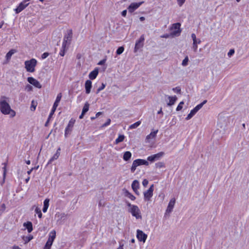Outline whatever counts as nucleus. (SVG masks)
<instances>
[{"instance_id":"1","label":"nucleus","mask_w":249,"mask_h":249,"mask_svg":"<svg viewBox=\"0 0 249 249\" xmlns=\"http://www.w3.org/2000/svg\"><path fill=\"white\" fill-rule=\"evenodd\" d=\"M0 111L3 114L9 115L12 118L15 117L16 114L15 111L11 108L7 98L5 97L0 99Z\"/></svg>"},{"instance_id":"2","label":"nucleus","mask_w":249,"mask_h":249,"mask_svg":"<svg viewBox=\"0 0 249 249\" xmlns=\"http://www.w3.org/2000/svg\"><path fill=\"white\" fill-rule=\"evenodd\" d=\"M180 27L181 24L179 22L175 23L172 24V25L169 28V30L170 31V35L166 34L162 36V37L167 38L169 37L170 36H171L172 37L179 36L181 32V29L180 28Z\"/></svg>"},{"instance_id":"3","label":"nucleus","mask_w":249,"mask_h":249,"mask_svg":"<svg viewBox=\"0 0 249 249\" xmlns=\"http://www.w3.org/2000/svg\"><path fill=\"white\" fill-rule=\"evenodd\" d=\"M71 31H69L68 36H65L64 38L63 41L62 45V48L60 51L59 54L61 56H64L65 54V51L67 50V45L69 44L71 38Z\"/></svg>"},{"instance_id":"4","label":"nucleus","mask_w":249,"mask_h":249,"mask_svg":"<svg viewBox=\"0 0 249 249\" xmlns=\"http://www.w3.org/2000/svg\"><path fill=\"white\" fill-rule=\"evenodd\" d=\"M127 205L128 207V212L131 213L132 216L137 219L142 218L140 210L137 206L132 205L130 203H127Z\"/></svg>"},{"instance_id":"5","label":"nucleus","mask_w":249,"mask_h":249,"mask_svg":"<svg viewBox=\"0 0 249 249\" xmlns=\"http://www.w3.org/2000/svg\"><path fill=\"white\" fill-rule=\"evenodd\" d=\"M36 64V60L35 58H32L30 60L25 61V68L27 71L33 72L35 71V67Z\"/></svg>"},{"instance_id":"6","label":"nucleus","mask_w":249,"mask_h":249,"mask_svg":"<svg viewBox=\"0 0 249 249\" xmlns=\"http://www.w3.org/2000/svg\"><path fill=\"white\" fill-rule=\"evenodd\" d=\"M56 237V231L53 230L50 232L48 239L45 245L44 249H50L54 240Z\"/></svg>"},{"instance_id":"7","label":"nucleus","mask_w":249,"mask_h":249,"mask_svg":"<svg viewBox=\"0 0 249 249\" xmlns=\"http://www.w3.org/2000/svg\"><path fill=\"white\" fill-rule=\"evenodd\" d=\"M29 4V2H27L25 0H24L18 4L17 7L14 9V11L16 14H18L25 9Z\"/></svg>"},{"instance_id":"8","label":"nucleus","mask_w":249,"mask_h":249,"mask_svg":"<svg viewBox=\"0 0 249 249\" xmlns=\"http://www.w3.org/2000/svg\"><path fill=\"white\" fill-rule=\"evenodd\" d=\"M144 40V36H142L139 39L136 41L135 48H134V52L136 53L140 49L142 48L143 45V42Z\"/></svg>"},{"instance_id":"9","label":"nucleus","mask_w":249,"mask_h":249,"mask_svg":"<svg viewBox=\"0 0 249 249\" xmlns=\"http://www.w3.org/2000/svg\"><path fill=\"white\" fill-rule=\"evenodd\" d=\"M28 82L36 88L41 89L42 86L38 81L32 77H29L27 78Z\"/></svg>"},{"instance_id":"10","label":"nucleus","mask_w":249,"mask_h":249,"mask_svg":"<svg viewBox=\"0 0 249 249\" xmlns=\"http://www.w3.org/2000/svg\"><path fill=\"white\" fill-rule=\"evenodd\" d=\"M156 139V130L152 129L150 134L148 135L145 139L146 143H151L155 141Z\"/></svg>"},{"instance_id":"11","label":"nucleus","mask_w":249,"mask_h":249,"mask_svg":"<svg viewBox=\"0 0 249 249\" xmlns=\"http://www.w3.org/2000/svg\"><path fill=\"white\" fill-rule=\"evenodd\" d=\"M75 120L73 119H71L65 129V136L66 137L67 135L72 130V128L73 126V125L75 123Z\"/></svg>"},{"instance_id":"12","label":"nucleus","mask_w":249,"mask_h":249,"mask_svg":"<svg viewBox=\"0 0 249 249\" xmlns=\"http://www.w3.org/2000/svg\"><path fill=\"white\" fill-rule=\"evenodd\" d=\"M137 237L140 241L145 242L147 235L142 231L138 230L137 231Z\"/></svg>"},{"instance_id":"13","label":"nucleus","mask_w":249,"mask_h":249,"mask_svg":"<svg viewBox=\"0 0 249 249\" xmlns=\"http://www.w3.org/2000/svg\"><path fill=\"white\" fill-rule=\"evenodd\" d=\"M176 202L175 198H172L168 204L167 208L165 214H169L173 210Z\"/></svg>"},{"instance_id":"14","label":"nucleus","mask_w":249,"mask_h":249,"mask_svg":"<svg viewBox=\"0 0 249 249\" xmlns=\"http://www.w3.org/2000/svg\"><path fill=\"white\" fill-rule=\"evenodd\" d=\"M154 185H152L151 187L146 192L144 193V198L149 200L153 195Z\"/></svg>"},{"instance_id":"15","label":"nucleus","mask_w":249,"mask_h":249,"mask_svg":"<svg viewBox=\"0 0 249 249\" xmlns=\"http://www.w3.org/2000/svg\"><path fill=\"white\" fill-rule=\"evenodd\" d=\"M142 3V2L138 3H132L128 7V9L129 12H133L136 9H137Z\"/></svg>"},{"instance_id":"16","label":"nucleus","mask_w":249,"mask_h":249,"mask_svg":"<svg viewBox=\"0 0 249 249\" xmlns=\"http://www.w3.org/2000/svg\"><path fill=\"white\" fill-rule=\"evenodd\" d=\"M99 73V69L96 68L93 71H91L89 74V77L90 80L95 79Z\"/></svg>"},{"instance_id":"17","label":"nucleus","mask_w":249,"mask_h":249,"mask_svg":"<svg viewBox=\"0 0 249 249\" xmlns=\"http://www.w3.org/2000/svg\"><path fill=\"white\" fill-rule=\"evenodd\" d=\"M85 87L86 93L89 94L90 92V89L92 87V82L90 80H87L85 82Z\"/></svg>"},{"instance_id":"18","label":"nucleus","mask_w":249,"mask_h":249,"mask_svg":"<svg viewBox=\"0 0 249 249\" xmlns=\"http://www.w3.org/2000/svg\"><path fill=\"white\" fill-rule=\"evenodd\" d=\"M60 148H58L56 153L48 161V164L51 163L54 160H57L60 156Z\"/></svg>"},{"instance_id":"19","label":"nucleus","mask_w":249,"mask_h":249,"mask_svg":"<svg viewBox=\"0 0 249 249\" xmlns=\"http://www.w3.org/2000/svg\"><path fill=\"white\" fill-rule=\"evenodd\" d=\"M23 226L26 228L29 233H30L33 231L32 223L30 221L24 223Z\"/></svg>"},{"instance_id":"20","label":"nucleus","mask_w":249,"mask_h":249,"mask_svg":"<svg viewBox=\"0 0 249 249\" xmlns=\"http://www.w3.org/2000/svg\"><path fill=\"white\" fill-rule=\"evenodd\" d=\"M50 199L49 198H46L43 202V208L42 211L43 213H46L49 206Z\"/></svg>"},{"instance_id":"21","label":"nucleus","mask_w":249,"mask_h":249,"mask_svg":"<svg viewBox=\"0 0 249 249\" xmlns=\"http://www.w3.org/2000/svg\"><path fill=\"white\" fill-rule=\"evenodd\" d=\"M168 98L169 99V102L167 103V105L168 106H169L173 105L177 100V97L175 95L174 96H169Z\"/></svg>"},{"instance_id":"22","label":"nucleus","mask_w":249,"mask_h":249,"mask_svg":"<svg viewBox=\"0 0 249 249\" xmlns=\"http://www.w3.org/2000/svg\"><path fill=\"white\" fill-rule=\"evenodd\" d=\"M125 137L124 135L119 134L118 138L115 140L114 143L115 144H117L120 142H123Z\"/></svg>"},{"instance_id":"23","label":"nucleus","mask_w":249,"mask_h":249,"mask_svg":"<svg viewBox=\"0 0 249 249\" xmlns=\"http://www.w3.org/2000/svg\"><path fill=\"white\" fill-rule=\"evenodd\" d=\"M132 156V154L129 151H126L124 153L123 155V160L125 161L129 160Z\"/></svg>"},{"instance_id":"24","label":"nucleus","mask_w":249,"mask_h":249,"mask_svg":"<svg viewBox=\"0 0 249 249\" xmlns=\"http://www.w3.org/2000/svg\"><path fill=\"white\" fill-rule=\"evenodd\" d=\"M131 186L134 191H136V190H138L139 188V181L137 180H134L132 183Z\"/></svg>"},{"instance_id":"25","label":"nucleus","mask_w":249,"mask_h":249,"mask_svg":"<svg viewBox=\"0 0 249 249\" xmlns=\"http://www.w3.org/2000/svg\"><path fill=\"white\" fill-rule=\"evenodd\" d=\"M138 166H140L138 163V161L137 160V159L134 160L132 165V166L131 167V171L132 173H134L137 167Z\"/></svg>"},{"instance_id":"26","label":"nucleus","mask_w":249,"mask_h":249,"mask_svg":"<svg viewBox=\"0 0 249 249\" xmlns=\"http://www.w3.org/2000/svg\"><path fill=\"white\" fill-rule=\"evenodd\" d=\"M16 52L14 50H11L9 52H8L6 54L5 57L7 61H9L12 55Z\"/></svg>"},{"instance_id":"27","label":"nucleus","mask_w":249,"mask_h":249,"mask_svg":"<svg viewBox=\"0 0 249 249\" xmlns=\"http://www.w3.org/2000/svg\"><path fill=\"white\" fill-rule=\"evenodd\" d=\"M55 216L58 218V219L57 220V221H58L60 219H64L66 217V214L65 213H56Z\"/></svg>"},{"instance_id":"28","label":"nucleus","mask_w":249,"mask_h":249,"mask_svg":"<svg viewBox=\"0 0 249 249\" xmlns=\"http://www.w3.org/2000/svg\"><path fill=\"white\" fill-rule=\"evenodd\" d=\"M207 102L206 100L204 101L202 103L197 105L195 108L193 109L196 111V112H197L203 106L204 104H205Z\"/></svg>"},{"instance_id":"29","label":"nucleus","mask_w":249,"mask_h":249,"mask_svg":"<svg viewBox=\"0 0 249 249\" xmlns=\"http://www.w3.org/2000/svg\"><path fill=\"white\" fill-rule=\"evenodd\" d=\"M196 113V111L193 109L191 110L189 114H188L187 116L186 117V120H188L190 119Z\"/></svg>"},{"instance_id":"30","label":"nucleus","mask_w":249,"mask_h":249,"mask_svg":"<svg viewBox=\"0 0 249 249\" xmlns=\"http://www.w3.org/2000/svg\"><path fill=\"white\" fill-rule=\"evenodd\" d=\"M141 124V121H138L129 126L130 129H135L138 127Z\"/></svg>"},{"instance_id":"31","label":"nucleus","mask_w":249,"mask_h":249,"mask_svg":"<svg viewBox=\"0 0 249 249\" xmlns=\"http://www.w3.org/2000/svg\"><path fill=\"white\" fill-rule=\"evenodd\" d=\"M89 103H86L85 104L82 111L83 112V114H85L89 110Z\"/></svg>"},{"instance_id":"32","label":"nucleus","mask_w":249,"mask_h":249,"mask_svg":"<svg viewBox=\"0 0 249 249\" xmlns=\"http://www.w3.org/2000/svg\"><path fill=\"white\" fill-rule=\"evenodd\" d=\"M137 160L138 161L139 165H148V161H147L146 160H142V159H137Z\"/></svg>"},{"instance_id":"33","label":"nucleus","mask_w":249,"mask_h":249,"mask_svg":"<svg viewBox=\"0 0 249 249\" xmlns=\"http://www.w3.org/2000/svg\"><path fill=\"white\" fill-rule=\"evenodd\" d=\"M33 238V236L31 235L28 236L23 237V238L25 244L30 242Z\"/></svg>"},{"instance_id":"34","label":"nucleus","mask_w":249,"mask_h":249,"mask_svg":"<svg viewBox=\"0 0 249 249\" xmlns=\"http://www.w3.org/2000/svg\"><path fill=\"white\" fill-rule=\"evenodd\" d=\"M124 47L123 46L120 47L118 48V49L116 51V53L118 55H120L122 54L123 52L124 51Z\"/></svg>"},{"instance_id":"35","label":"nucleus","mask_w":249,"mask_h":249,"mask_svg":"<svg viewBox=\"0 0 249 249\" xmlns=\"http://www.w3.org/2000/svg\"><path fill=\"white\" fill-rule=\"evenodd\" d=\"M36 213L38 215V216L39 218H41L42 216V214L41 213V210L38 207H36L35 209Z\"/></svg>"},{"instance_id":"36","label":"nucleus","mask_w":249,"mask_h":249,"mask_svg":"<svg viewBox=\"0 0 249 249\" xmlns=\"http://www.w3.org/2000/svg\"><path fill=\"white\" fill-rule=\"evenodd\" d=\"M54 112L55 111H53V110H51V112H50V113L49 114V117L48 118V120H47V122L45 123V126H47L48 124L49 123L50 119H51V118L52 117L53 115Z\"/></svg>"},{"instance_id":"37","label":"nucleus","mask_w":249,"mask_h":249,"mask_svg":"<svg viewBox=\"0 0 249 249\" xmlns=\"http://www.w3.org/2000/svg\"><path fill=\"white\" fill-rule=\"evenodd\" d=\"M156 159V154L149 156L147 158V160L150 161V162H153Z\"/></svg>"},{"instance_id":"38","label":"nucleus","mask_w":249,"mask_h":249,"mask_svg":"<svg viewBox=\"0 0 249 249\" xmlns=\"http://www.w3.org/2000/svg\"><path fill=\"white\" fill-rule=\"evenodd\" d=\"M183 105H184L183 101L180 102L179 103V104L178 105V106H177V107L176 108V110L177 111H179V110H181L182 107H183Z\"/></svg>"},{"instance_id":"39","label":"nucleus","mask_w":249,"mask_h":249,"mask_svg":"<svg viewBox=\"0 0 249 249\" xmlns=\"http://www.w3.org/2000/svg\"><path fill=\"white\" fill-rule=\"evenodd\" d=\"M126 196L132 200H134L135 199V197L128 192H126Z\"/></svg>"},{"instance_id":"40","label":"nucleus","mask_w":249,"mask_h":249,"mask_svg":"<svg viewBox=\"0 0 249 249\" xmlns=\"http://www.w3.org/2000/svg\"><path fill=\"white\" fill-rule=\"evenodd\" d=\"M189 61V59L188 56L185 57V58L183 60L182 62V65L183 66H186L188 64V62Z\"/></svg>"},{"instance_id":"41","label":"nucleus","mask_w":249,"mask_h":249,"mask_svg":"<svg viewBox=\"0 0 249 249\" xmlns=\"http://www.w3.org/2000/svg\"><path fill=\"white\" fill-rule=\"evenodd\" d=\"M105 87L106 84L103 83L102 86L97 89L96 93H98L100 91L103 90Z\"/></svg>"},{"instance_id":"42","label":"nucleus","mask_w":249,"mask_h":249,"mask_svg":"<svg viewBox=\"0 0 249 249\" xmlns=\"http://www.w3.org/2000/svg\"><path fill=\"white\" fill-rule=\"evenodd\" d=\"M61 98H62V94H61V93H59V94H57L55 101L56 102L59 103L61 100Z\"/></svg>"},{"instance_id":"43","label":"nucleus","mask_w":249,"mask_h":249,"mask_svg":"<svg viewBox=\"0 0 249 249\" xmlns=\"http://www.w3.org/2000/svg\"><path fill=\"white\" fill-rule=\"evenodd\" d=\"M25 89L27 91H31L32 90L33 88L30 85L28 84L25 86Z\"/></svg>"},{"instance_id":"44","label":"nucleus","mask_w":249,"mask_h":249,"mask_svg":"<svg viewBox=\"0 0 249 249\" xmlns=\"http://www.w3.org/2000/svg\"><path fill=\"white\" fill-rule=\"evenodd\" d=\"M59 104L58 102H54L52 110L55 111Z\"/></svg>"},{"instance_id":"45","label":"nucleus","mask_w":249,"mask_h":249,"mask_svg":"<svg viewBox=\"0 0 249 249\" xmlns=\"http://www.w3.org/2000/svg\"><path fill=\"white\" fill-rule=\"evenodd\" d=\"M4 166L2 168V169H3V177H4V178H5L6 171H7V170H6V163H4Z\"/></svg>"},{"instance_id":"46","label":"nucleus","mask_w":249,"mask_h":249,"mask_svg":"<svg viewBox=\"0 0 249 249\" xmlns=\"http://www.w3.org/2000/svg\"><path fill=\"white\" fill-rule=\"evenodd\" d=\"M173 90L176 93H179L181 91V89L179 87H176L173 89Z\"/></svg>"},{"instance_id":"47","label":"nucleus","mask_w":249,"mask_h":249,"mask_svg":"<svg viewBox=\"0 0 249 249\" xmlns=\"http://www.w3.org/2000/svg\"><path fill=\"white\" fill-rule=\"evenodd\" d=\"M36 105H35L34 101H32V105L31 107V109L33 111H34L36 109Z\"/></svg>"},{"instance_id":"48","label":"nucleus","mask_w":249,"mask_h":249,"mask_svg":"<svg viewBox=\"0 0 249 249\" xmlns=\"http://www.w3.org/2000/svg\"><path fill=\"white\" fill-rule=\"evenodd\" d=\"M185 1V0H177L178 4L179 6H181Z\"/></svg>"},{"instance_id":"49","label":"nucleus","mask_w":249,"mask_h":249,"mask_svg":"<svg viewBox=\"0 0 249 249\" xmlns=\"http://www.w3.org/2000/svg\"><path fill=\"white\" fill-rule=\"evenodd\" d=\"M111 122V120L110 119H108L107 122L103 124V127H106L107 125H109Z\"/></svg>"},{"instance_id":"50","label":"nucleus","mask_w":249,"mask_h":249,"mask_svg":"<svg viewBox=\"0 0 249 249\" xmlns=\"http://www.w3.org/2000/svg\"><path fill=\"white\" fill-rule=\"evenodd\" d=\"M165 167V166H164V163H163V162L157 163V167L162 168V167Z\"/></svg>"},{"instance_id":"51","label":"nucleus","mask_w":249,"mask_h":249,"mask_svg":"<svg viewBox=\"0 0 249 249\" xmlns=\"http://www.w3.org/2000/svg\"><path fill=\"white\" fill-rule=\"evenodd\" d=\"M234 53V49H231L229 53H228V55L229 57H231L232 55H233Z\"/></svg>"},{"instance_id":"52","label":"nucleus","mask_w":249,"mask_h":249,"mask_svg":"<svg viewBox=\"0 0 249 249\" xmlns=\"http://www.w3.org/2000/svg\"><path fill=\"white\" fill-rule=\"evenodd\" d=\"M193 48L195 52H196L197 50V45H196V42H193Z\"/></svg>"},{"instance_id":"53","label":"nucleus","mask_w":249,"mask_h":249,"mask_svg":"<svg viewBox=\"0 0 249 249\" xmlns=\"http://www.w3.org/2000/svg\"><path fill=\"white\" fill-rule=\"evenodd\" d=\"M142 185H143V186L146 187V186H147V185L148 184V181L147 179H144L142 181Z\"/></svg>"},{"instance_id":"54","label":"nucleus","mask_w":249,"mask_h":249,"mask_svg":"<svg viewBox=\"0 0 249 249\" xmlns=\"http://www.w3.org/2000/svg\"><path fill=\"white\" fill-rule=\"evenodd\" d=\"M49 56V53H43L41 55V58L42 59H45L46 57H47Z\"/></svg>"},{"instance_id":"55","label":"nucleus","mask_w":249,"mask_h":249,"mask_svg":"<svg viewBox=\"0 0 249 249\" xmlns=\"http://www.w3.org/2000/svg\"><path fill=\"white\" fill-rule=\"evenodd\" d=\"M191 37H192V38L193 39V42H196V35L194 33L192 34Z\"/></svg>"},{"instance_id":"56","label":"nucleus","mask_w":249,"mask_h":249,"mask_svg":"<svg viewBox=\"0 0 249 249\" xmlns=\"http://www.w3.org/2000/svg\"><path fill=\"white\" fill-rule=\"evenodd\" d=\"M1 211H3V212H4L5 209H6V206L4 204H2L1 205Z\"/></svg>"},{"instance_id":"57","label":"nucleus","mask_w":249,"mask_h":249,"mask_svg":"<svg viewBox=\"0 0 249 249\" xmlns=\"http://www.w3.org/2000/svg\"><path fill=\"white\" fill-rule=\"evenodd\" d=\"M163 154V153L162 152L157 153V159L162 156Z\"/></svg>"},{"instance_id":"58","label":"nucleus","mask_w":249,"mask_h":249,"mask_svg":"<svg viewBox=\"0 0 249 249\" xmlns=\"http://www.w3.org/2000/svg\"><path fill=\"white\" fill-rule=\"evenodd\" d=\"M127 11L126 10H124L122 12V16L123 17H125L126 15Z\"/></svg>"},{"instance_id":"59","label":"nucleus","mask_w":249,"mask_h":249,"mask_svg":"<svg viewBox=\"0 0 249 249\" xmlns=\"http://www.w3.org/2000/svg\"><path fill=\"white\" fill-rule=\"evenodd\" d=\"M105 61H106L105 60H101L100 62H98V65H103L105 63Z\"/></svg>"},{"instance_id":"60","label":"nucleus","mask_w":249,"mask_h":249,"mask_svg":"<svg viewBox=\"0 0 249 249\" xmlns=\"http://www.w3.org/2000/svg\"><path fill=\"white\" fill-rule=\"evenodd\" d=\"M12 249H21L20 248H19L18 246H14Z\"/></svg>"},{"instance_id":"61","label":"nucleus","mask_w":249,"mask_h":249,"mask_svg":"<svg viewBox=\"0 0 249 249\" xmlns=\"http://www.w3.org/2000/svg\"><path fill=\"white\" fill-rule=\"evenodd\" d=\"M4 21H1L0 22V29L2 28L3 25L4 24Z\"/></svg>"},{"instance_id":"62","label":"nucleus","mask_w":249,"mask_h":249,"mask_svg":"<svg viewBox=\"0 0 249 249\" xmlns=\"http://www.w3.org/2000/svg\"><path fill=\"white\" fill-rule=\"evenodd\" d=\"M33 169H34V168H32L31 169H30V170L28 171H27V174H28V175H30V174L31 173L32 171L33 170Z\"/></svg>"},{"instance_id":"63","label":"nucleus","mask_w":249,"mask_h":249,"mask_svg":"<svg viewBox=\"0 0 249 249\" xmlns=\"http://www.w3.org/2000/svg\"><path fill=\"white\" fill-rule=\"evenodd\" d=\"M201 43V40L199 39H196V45L198 44H200Z\"/></svg>"},{"instance_id":"64","label":"nucleus","mask_w":249,"mask_h":249,"mask_svg":"<svg viewBox=\"0 0 249 249\" xmlns=\"http://www.w3.org/2000/svg\"><path fill=\"white\" fill-rule=\"evenodd\" d=\"M117 249H124L123 245H121Z\"/></svg>"}]
</instances>
